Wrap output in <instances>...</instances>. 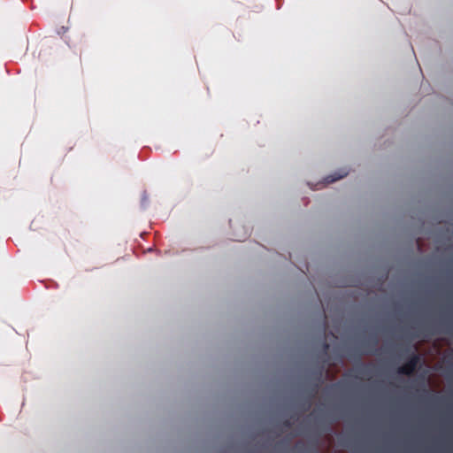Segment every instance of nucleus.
Here are the masks:
<instances>
[{"label": "nucleus", "instance_id": "f257e3e1", "mask_svg": "<svg viewBox=\"0 0 453 453\" xmlns=\"http://www.w3.org/2000/svg\"><path fill=\"white\" fill-rule=\"evenodd\" d=\"M420 362V357L418 354L413 353L407 362L397 369V372L403 375L412 374Z\"/></svg>", "mask_w": 453, "mask_h": 453}, {"label": "nucleus", "instance_id": "39448f33", "mask_svg": "<svg viewBox=\"0 0 453 453\" xmlns=\"http://www.w3.org/2000/svg\"><path fill=\"white\" fill-rule=\"evenodd\" d=\"M321 376H322V369H321V370H320V372H319V380H320Z\"/></svg>", "mask_w": 453, "mask_h": 453}, {"label": "nucleus", "instance_id": "20e7f679", "mask_svg": "<svg viewBox=\"0 0 453 453\" xmlns=\"http://www.w3.org/2000/svg\"><path fill=\"white\" fill-rule=\"evenodd\" d=\"M324 348H325V349L326 350V349L329 348V345H328L326 342H325V343H324Z\"/></svg>", "mask_w": 453, "mask_h": 453}, {"label": "nucleus", "instance_id": "423d86ee", "mask_svg": "<svg viewBox=\"0 0 453 453\" xmlns=\"http://www.w3.org/2000/svg\"><path fill=\"white\" fill-rule=\"evenodd\" d=\"M285 425H286V426H289V422H288V421H286V422H285Z\"/></svg>", "mask_w": 453, "mask_h": 453}, {"label": "nucleus", "instance_id": "7ed1b4c3", "mask_svg": "<svg viewBox=\"0 0 453 453\" xmlns=\"http://www.w3.org/2000/svg\"><path fill=\"white\" fill-rule=\"evenodd\" d=\"M430 398H431V400H433V401H439V400H441V399L440 396H437V395H430Z\"/></svg>", "mask_w": 453, "mask_h": 453}, {"label": "nucleus", "instance_id": "f03ea898", "mask_svg": "<svg viewBox=\"0 0 453 453\" xmlns=\"http://www.w3.org/2000/svg\"><path fill=\"white\" fill-rule=\"evenodd\" d=\"M348 174V172L345 171V170H342L341 171V173H335L332 175H329L327 177H326L325 180L326 183H333L338 180H341L342 179L343 177H345L346 175Z\"/></svg>", "mask_w": 453, "mask_h": 453}]
</instances>
